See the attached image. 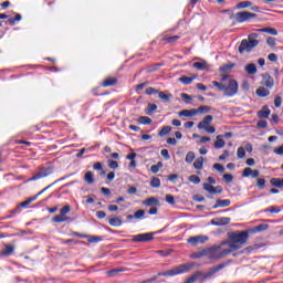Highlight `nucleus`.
I'll return each mask as SVG.
<instances>
[{
    "mask_svg": "<svg viewBox=\"0 0 283 283\" xmlns=\"http://www.w3.org/2000/svg\"><path fill=\"white\" fill-rule=\"evenodd\" d=\"M249 240V232L247 231H234L229 233V240L221 242L222 245L228 247V251L233 253V251H238L242 249L243 244H247Z\"/></svg>",
    "mask_w": 283,
    "mask_h": 283,
    "instance_id": "obj_1",
    "label": "nucleus"
},
{
    "mask_svg": "<svg viewBox=\"0 0 283 283\" xmlns=\"http://www.w3.org/2000/svg\"><path fill=\"white\" fill-rule=\"evenodd\" d=\"M222 243L220 245H213L211 248L206 249V256L209 260H222V258H227L230 255L231 251L228 248H222Z\"/></svg>",
    "mask_w": 283,
    "mask_h": 283,
    "instance_id": "obj_2",
    "label": "nucleus"
},
{
    "mask_svg": "<svg viewBox=\"0 0 283 283\" xmlns=\"http://www.w3.org/2000/svg\"><path fill=\"white\" fill-rule=\"evenodd\" d=\"M258 33H251L248 35V40L244 39L241 41L239 46L240 54H244V52H251L253 48H258L260 45V41H258Z\"/></svg>",
    "mask_w": 283,
    "mask_h": 283,
    "instance_id": "obj_3",
    "label": "nucleus"
},
{
    "mask_svg": "<svg viewBox=\"0 0 283 283\" xmlns=\"http://www.w3.org/2000/svg\"><path fill=\"white\" fill-rule=\"evenodd\" d=\"M238 90H239L238 81L233 78H229L228 85L224 84L223 95L228 97L235 96V94H238Z\"/></svg>",
    "mask_w": 283,
    "mask_h": 283,
    "instance_id": "obj_4",
    "label": "nucleus"
},
{
    "mask_svg": "<svg viewBox=\"0 0 283 283\" xmlns=\"http://www.w3.org/2000/svg\"><path fill=\"white\" fill-rule=\"evenodd\" d=\"M53 172H54V169L52 167H46V168L42 167L29 180L30 181L41 180V178H48V176H52Z\"/></svg>",
    "mask_w": 283,
    "mask_h": 283,
    "instance_id": "obj_5",
    "label": "nucleus"
},
{
    "mask_svg": "<svg viewBox=\"0 0 283 283\" xmlns=\"http://www.w3.org/2000/svg\"><path fill=\"white\" fill-rule=\"evenodd\" d=\"M235 19L238 23H244L247 21H251V19H258V14L249 11H241L235 13Z\"/></svg>",
    "mask_w": 283,
    "mask_h": 283,
    "instance_id": "obj_6",
    "label": "nucleus"
},
{
    "mask_svg": "<svg viewBox=\"0 0 283 283\" xmlns=\"http://www.w3.org/2000/svg\"><path fill=\"white\" fill-rule=\"evenodd\" d=\"M206 242H209L207 235H195L188 239V244H191V247H198V244H205Z\"/></svg>",
    "mask_w": 283,
    "mask_h": 283,
    "instance_id": "obj_7",
    "label": "nucleus"
},
{
    "mask_svg": "<svg viewBox=\"0 0 283 283\" xmlns=\"http://www.w3.org/2000/svg\"><path fill=\"white\" fill-rule=\"evenodd\" d=\"M132 238L133 242H151V240H154V232L140 233Z\"/></svg>",
    "mask_w": 283,
    "mask_h": 283,
    "instance_id": "obj_8",
    "label": "nucleus"
},
{
    "mask_svg": "<svg viewBox=\"0 0 283 283\" xmlns=\"http://www.w3.org/2000/svg\"><path fill=\"white\" fill-rule=\"evenodd\" d=\"M226 266H227V263H220L219 265L210 268L207 271V273H205L206 280H211V277H213L216 273H219V271H222V269H224Z\"/></svg>",
    "mask_w": 283,
    "mask_h": 283,
    "instance_id": "obj_9",
    "label": "nucleus"
},
{
    "mask_svg": "<svg viewBox=\"0 0 283 283\" xmlns=\"http://www.w3.org/2000/svg\"><path fill=\"white\" fill-rule=\"evenodd\" d=\"M231 223V218L229 217H220V218H214L210 221V224L213 227H227V224Z\"/></svg>",
    "mask_w": 283,
    "mask_h": 283,
    "instance_id": "obj_10",
    "label": "nucleus"
},
{
    "mask_svg": "<svg viewBox=\"0 0 283 283\" xmlns=\"http://www.w3.org/2000/svg\"><path fill=\"white\" fill-rule=\"evenodd\" d=\"M202 187L205 191H208V193H210L211 196H216V193H222V186L213 187L206 182L202 185Z\"/></svg>",
    "mask_w": 283,
    "mask_h": 283,
    "instance_id": "obj_11",
    "label": "nucleus"
},
{
    "mask_svg": "<svg viewBox=\"0 0 283 283\" xmlns=\"http://www.w3.org/2000/svg\"><path fill=\"white\" fill-rule=\"evenodd\" d=\"M142 205H144L145 207H160V200L158 199V197H150L144 200Z\"/></svg>",
    "mask_w": 283,
    "mask_h": 283,
    "instance_id": "obj_12",
    "label": "nucleus"
},
{
    "mask_svg": "<svg viewBox=\"0 0 283 283\" xmlns=\"http://www.w3.org/2000/svg\"><path fill=\"white\" fill-rule=\"evenodd\" d=\"M251 176L252 178H258L260 176V170H252L251 167H247L243 169L242 178H249Z\"/></svg>",
    "mask_w": 283,
    "mask_h": 283,
    "instance_id": "obj_13",
    "label": "nucleus"
},
{
    "mask_svg": "<svg viewBox=\"0 0 283 283\" xmlns=\"http://www.w3.org/2000/svg\"><path fill=\"white\" fill-rule=\"evenodd\" d=\"M231 200L230 199H217L216 205L212 206V209H220L224 207H230Z\"/></svg>",
    "mask_w": 283,
    "mask_h": 283,
    "instance_id": "obj_14",
    "label": "nucleus"
},
{
    "mask_svg": "<svg viewBox=\"0 0 283 283\" xmlns=\"http://www.w3.org/2000/svg\"><path fill=\"white\" fill-rule=\"evenodd\" d=\"M213 123V116L207 115L199 124L198 129H205V127H209V125Z\"/></svg>",
    "mask_w": 283,
    "mask_h": 283,
    "instance_id": "obj_15",
    "label": "nucleus"
},
{
    "mask_svg": "<svg viewBox=\"0 0 283 283\" xmlns=\"http://www.w3.org/2000/svg\"><path fill=\"white\" fill-rule=\"evenodd\" d=\"M52 222H72V218L60 212V214H56L55 217L52 218Z\"/></svg>",
    "mask_w": 283,
    "mask_h": 283,
    "instance_id": "obj_16",
    "label": "nucleus"
},
{
    "mask_svg": "<svg viewBox=\"0 0 283 283\" xmlns=\"http://www.w3.org/2000/svg\"><path fill=\"white\" fill-rule=\"evenodd\" d=\"M263 85L271 90V87H273V85H275V80H273L272 76H270L268 73H265L263 75Z\"/></svg>",
    "mask_w": 283,
    "mask_h": 283,
    "instance_id": "obj_17",
    "label": "nucleus"
},
{
    "mask_svg": "<svg viewBox=\"0 0 283 283\" xmlns=\"http://www.w3.org/2000/svg\"><path fill=\"white\" fill-rule=\"evenodd\" d=\"M197 115L196 108L192 109H184L178 113V116H185V118H193Z\"/></svg>",
    "mask_w": 283,
    "mask_h": 283,
    "instance_id": "obj_18",
    "label": "nucleus"
},
{
    "mask_svg": "<svg viewBox=\"0 0 283 283\" xmlns=\"http://www.w3.org/2000/svg\"><path fill=\"white\" fill-rule=\"evenodd\" d=\"M12 253H14V245L7 244L4 249L0 252V255L8 258L12 255Z\"/></svg>",
    "mask_w": 283,
    "mask_h": 283,
    "instance_id": "obj_19",
    "label": "nucleus"
},
{
    "mask_svg": "<svg viewBox=\"0 0 283 283\" xmlns=\"http://www.w3.org/2000/svg\"><path fill=\"white\" fill-rule=\"evenodd\" d=\"M269 116H271L269 106H263L262 109L258 112V118H269Z\"/></svg>",
    "mask_w": 283,
    "mask_h": 283,
    "instance_id": "obj_20",
    "label": "nucleus"
},
{
    "mask_svg": "<svg viewBox=\"0 0 283 283\" xmlns=\"http://www.w3.org/2000/svg\"><path fill=\"white\" fill-rule=\"evenodd\" d=\"M118 83V80L116 77H108L104 80L103 87H114Z\"/></svg>",
    "mask_w": 283,
    "mask_h": 283,
    "instance_id": "obj_21",
    "label": "nucleus"
},
{
    "mask_svg": "<svg viewBox=\"0 0 283 283\" xmlns=\"http://www.w3.org/2000/svg\"><path fill=\"white\" fill-rule=\"evenodd\" d=\"M178 40H180V35H165L161 41H166V43H169L170 45H174Z\"/></svg>",
    "mask_w": 283,
    "mask_h": 283,
    "instance_id": "obj_22",
    "label": "nucleus"
},
{
    "mask_svg": "<svg viewBox=\"0 0 283 283\" xmlns=\"http://www.w3.org/2000/svg\"><path fill=\"white\" fill-rule=\"evenodd\" d=\"M271 94V91L265 88L264 86H261L256 90V95H259L261 98H264Z\"/></svg>",
    "mask_w": 283,
    "mask_h": 283,
    "instance_id": "obj_23",
    "label": "nucleus"
},
{
    "mask_svg": "<svg viewBox=\"0 0 283 283\" xmlns=\"http://www.w3.org/2000/svg\"><path fill=\"white\" fill-rule=\"evenodd\" d=\"M156 109H158V105L148 103L147 107L145 108V114H147V116H151Z\"/></svg>",
    "mask_w": 283,
    "mask_h": 283,
    "instance_id": "obj_24",
    "label": "nucleus"
},
{
    "mask_svg": "<svg viewBox=\"0 0 283 283\" xmlns=\"http://www.w3.org/2000/svg\"><path fill=\"white\" fill-rule=\"evenodd\" d=\"M226 143L224 139H222V135L217 136V140L214 142V148L216 149H222L224 147Z\"/></svg>",
    "mask_w": 283,
    "mask_h": 283,
    "instance_id": "obj_25",
    "label": "nucleus"
},
{
    "mask_svg": "<svg viewBox=\"0 0 283 283\" xmlns=\"http://www.w3.org/2000/svg\"><path fill=\"white\" fill-rule=\"evenodd\" d=\"M84 180L85 182H87L88 185H94V172L92 171H86L84 175Z\"/></svg>",
    "mask_w": 283,
    "mask_h": 283,
    "instance_id": "obj_26",
    "label": "nucleus"
},
{
    "mask_svg": "<svg viewBox=\"0 0 283 283\" xmlns=\"http://www.w3.org/2000/svg\"><path fill=\"white\" fill-rule=\"evenodd\" d=\"M108 223L111 224V227H122L123 226V220H120V218L115 217L108 220Z\"/></svg>",
    "mask_w": 283,
    "mask_h": 283,
    "instance_id": "obj_27",
    "label": "nucleus"
},
{
    "mask_svg": "<svg viewBox=\"0 0 283 283\" xmlns=\"http://www.w3.org/2000/svg\"><path fill=\"white\" fill-rule=\"evenodd\" d=\"M271 185H273V187H277L279 189H283V178H272L270 180Z\"/></svg>",
    "mask_w": 283,
    "mask_h": 283,
    "instance_id": "obj_28",
    "label": "nucleus"
},
{
    "mask_svg": "<svg viewBox=\"0 0 283 283\" xmlns=\"http://www.w3.org/2000/svg\"><path fill=\"white\" fill-rule=\"evenodd\" d=\"M245 72H247L248 74H251V75L258 74V67H256L255 64H253V63L248 64V65L245 66Z\"/></svg>",
    "mask_w": 283,
    "mask_h": 283,
    "instance_id": "obj_29",
    "label": "nucleus"
},
{
    "mask_svg": "<svg viewBox=\"0 0 283 283\" xmlns=\"http://www.w3.org/2000/svg\"><path fill=\"white\" fill-rule=\"evenodd\" d=\"M269 229V224L261 223L252 229V233H260V231H266Z\"/></svg>",
    "mask_w": 283,
    "mask_h": 283,
    "instance_id": "obj_30",
    "label": "nucleus"
},
{
    "mask_svg": "<svg viewBox=\"0 0 283 283\" xmlns=\"http://www.w3.org/2000/svg\"><path fill=\"white\" fill-rule=\"evenodd\" d=\"M196 76L193 77H189V76H181L179 78L180 83H182L184 85H191V83H193Z\"/></svg>",
    "mask_w": 283,
    "mask_h": 283,
    "instance_id": "obj_31",
    "label": "nucleus"
},
{
    "mask_svg": "<svg viewBox=\"0 0 283 283\" xmlns=\"http://www.w3.org/2000/svg\"><path fill=\"white\" fill-rule=\"evenodd\" d=\"M203 165H205V158L203 157L197 158L193 163L195 169H202Z\"/></svg>",
    "mask_w": 283,
    "mask_h": 283,
    "instance_id": "obj_32",
    "label": "nucleus"
},
{
    "mask_svg": "<svg viewBox=\"0 0 283 283\" xmlns=\"http://www.w3.org/2000/svg\"><path fill=\"white\" fill-rule=\"evenodd\" d=\"M259 32H266L268 34H272V36H277V30L274 28L259 29Z\"/></svg>",
    "mask_w": 283,
    "mask_h": 283,
    "instance_id": "obj_33",
    "label": "nucleus"
},
{
    "mask_svg": "<svg viewBox=\"0 0 283 283\" xmlns=\"http://www.w3.org/2000/svg\"><path fill=\"white\" fill-rule=\"evenodd\" d=\"M253 6V2L251 1H242L237 4V8L239 10H244L245 8H251Z\"/></svg>",
    "mask_w": 283,
    "mask_h": 283,
    "instance_id": "obj_34",
    "label": "nucleus"
},
{
    "mask_svg": "<svg viewBox=\"0 0 283 283\" xmlns=\"http://www.w3.org/2000/svg\"><path fill=\"white\" fill-rule=\"evenodd\" d=\"M205 256H207V250L206 249H203L199 252H196L191 255L192 260H200V258H205Z\"/></svg>",
    "mask_w": 283,
    "mask_h": 283,
    "instance_id": "obj_35",
    "label": "nucleus"
},
{
    "mask_svg": "<svg viewBox=\"0 0 283 283\" xmlns=\"http://www.w3.org/2000/svg\"><path fill=\"white\" fill-rule=\"evenodd\" d=\"M138 123H140V125H151L153 120L148 116H140Z\"/></svg>",
    "mask_w": 283,
    "mask_h": 283,
    "instance_id": "obj_36",
    "label": "nucleus"
},
{
    "mask_svg": "<svg viewBox=\"0 0 283 283\" xmlns=\"http://www.w3.org/2000/svg\"><path fill=\"white\" fill-rule=\"evenodd\" d=\"M192 67H195L196 70H207V63L205 61L201 62H195L192 64Z\"/></svg>",
    "mask_w": 283,
    "mask_h": 283,
    "instance_id": "obj_37",
    "label": "nucleus"
},
{
    "mask_svg": "<svg viewBox=\"0 0 283 283\" xmlns=\"http://www.w3.org/2000/svg\"><path fill=\"white\" fill-rule=\"evenodd\" d=\"M158 96L161 101H169L170 98H172L171 93H165L163 91L158 92Z\"/></svg>",
    "mask_w": 283,
    "mask_h": 283,
    "instance_id": "obj_38",
    "label": "nucleus"
},
{
    "mask_svg": "<svg viewBox=\"0 0 283 283\" xmlns=\"http://www.w3.org/2000/svg\"><path fill=\"white\" fill-rule=\"evenodd\" d=\"M22 17L20 13H15L14 18H9L8 23L9 25H15L17 21H21Z\"/></svg>",
    "mask_w": 283,
    "mask_h": 283,
    "instance_id": "obj_39",
    "label": "nucleus"
},
{
    "mask_svg": "<svg viewBox=\"0 0 283 283\" xmlns=\"http://www.w3.org/2000/svg\"><path fill=\"white\" fill-rule=\"evenodd\" d=\"M150 187H153L154 189L160 188V179L157 177H153L150 180Z\"/></svg>",
    "mask_w": 283,
    "mask_h": 283,
    "instance_id": "obj_40",
    "label": "nucleus"
},
{
    "mask_svg": "<svg viewBox=\"0 0 283 283\" xmlns=\"http://www.w3.org/2000/svg\"><path fill=\"white\" fill-rule=\"evenodd\" d=\"M168 134H171V126H164L161 130L159 132L158 136H167Z\"/></svg>",
    "mask_w": 283,
    "mask_h": 283,
    "instance_id": "obj_41",
    "label": "nucleus"
},
{
    "mask_svg": "<svg viewBox=\"0 0 283 283\" xmlns=\"http://www.w3.org/2000/svg\"><path fill=\"white\" fill-rule=\"evenodd\" d=\"M197 114H207L208 112H211V106H200L196 108Z\"/></svg>",
    "mask_w": 283,
    "mask_h": 283,
    "instance_id": "obj_42",
    "label": "nucleus"
},
{
    "mask_svg": "<svg viewBox=\"0 0 283 283\" xmlns=\"http://www.w3.org/2000/svg\"><path fill=\"white\" fill-rule=\"evenodd\" d=\"M196 159V154L193 151H188L186 155V163L191 164Z\"/></svg>",
    "mask_w": 283,
    "mask_h": 283,
    "instance_id": "obj_43",
    "label": "nucleus"
},
{
    "mask_svg": "<svg viewBox=\"0 0 283 283\" xmlns=\"http://www.w3.org/2000/svg\"><path fill=\"white\" fill-rule=\"evenodd\" d=\"M123 269H113L106 272L108 277H114V275H117V273H123Z\"/></svg>",
    "mask_w": 283,
    "mask_h": 283,
    "instance_id": "obj_44",
    "label": "nucleus"
},
{
    "mask_svg": "<svg viewBox=\"0 0 283 283\" xmlns=\"http://www.w3.org/2000/svg\"><path fill=\"white\" fill-rule=\"evenodd\" d=\"M161 167H163V163L159 161V163H157V165H153L150 167V171L153 174H158V171H160Z\"/></svg>",
    "mask_w": 283,
    "mask_h": 283,
    "instance_id": "obj_45",
    "label": "nucleus"
},
{
    "mask_svg": "<svg viewBox=\"0 0 283 283\" xmlns=\"http://www.w3.org/2000/svg\"><path fill=\"white\" fill-rule=\"evenodd\" d=\"M189 182H192L193 185H200V177L197 175H191L188 178Z\"/></svg>",
    "mask_w": 283,
    "mask_h": 283,
    "instance_id": "obj_46",
    "label": "nucleus"
},
{
    "mask_svg": "<svg viewBox=\"0 0 283 283\" xmlns=\"http://www.w3.org/2000/svg\"><path fill=\"white\" fill-rule=\"evenodd\" d=\"M237 156L239 159L244 158V156H247V151L244 150V147H239L237 150Z\"/></svg>",
    "mask_w": 283,
    "mask_h": 283,
    "instance_id": "obj_47",
    "label": "nucleus"
},
{
    "mask_svg": "<svg viewBox=\"0 0 283 283\" xmlns=\"http://www.w3.org/2000/svg\"><path fill=\"white\" fill-rule=\"evenodd\" d=\"M256 127L260 129H266V127H269V123L264 119H261L256 123Z\"/></svg>",
    "mask_w": 283,
    "mask_h": 283,
    "instance_id": "obj_48",
    "label": "nucleus"
},
{
    "mask_svg": "<svg viewBox=\"0 0 283 283\" xmlns=\"http://www.w3.org/2000/svg\"><path fill=\"white\" fill-rule=\"evenodd\" d=\"M281 211H282V210H281L280 208L275 207V206H272V207L265 209V213H266V212H270V213H280Z\"/></svg>",
    "mask_w": 283,
    "mask_h": 283,
    "instance_id": "obj_49",
    "label": "nucleus"
},
{
    "mask_svg": "<svg viewBox=\"0 0 283 283\" xmlns=\"http://www.w3.org/2000/svg\"><path fill=\"white\" fill-rule=\"evenodd\" d=\"M212 85L214 87H217L219 90V92H223L224 91V84L223 83H220L218 81H212Z\"/></svg>",
    "mask_w": 283,
    "mask_h": 283,
    "instance_id": "obj_50",
    "label": "nucleus"
},
{
    "mask_svg": "<svg viewBox=\"0 0 283 283\" xmlns=\"http://www.w3.org/2000/svg\"><path fill=\"white\" fill-rule=\"evenodd\" d=\"M265 186H266V180H264V178H259L256 181V187H259V189H264Z\"/></svg>",
    "mask_w": 283,
    "mask_h": 283,
    "instance_id": "obj_51",
    "label": "nucleus"
},
{
    "mask_svg": "<svg viewBox=\"0 0 283 283\" xmlns=\"http://www.w3.org/2000/svg\"><path fill=\"white\" fill-rule=\"evenodd\" d=\"M145 217V210H137L135 213H134V218L136 220H140V218H144Z\"/></svg>",
    "mask_w": 283,
    "mask_h": 283,
    "instance_id": "obj_52",
    "label": "nucleus"
},
{
    "mask_svg": "<svg viewBox=\"0 0 283 283\" xmlns=\"http://www.w3.org/2000/svg\"><path fill=\"white\" fill-rule=\"evenodd\" d=\"M71 210L72 208L70 207V205H66L60 210V213H62V216H67V213H70Z\"/></svg>",
    "mask_w": 283,
    "mask_h": 283,
    "instance_id": "obj_53",
    "label": "nucleus"
},
{
    "mask_svg": "<svg viewBox=\"0 0 283 283\" xmlns=\"http://www.w3.org/2000/svg\"><path fill=\"white\" fill-rule=\"evenodd\" d=\"M166 202H168V205H176V198H174V195H166Z\"/></svg>",
    "mask_w": 283,
    "mask_h": 283,
    "instance_id": "obj_54",
    "label": "nucleus"
},
{
    "mask_svg": "<svg viewBox=\"0 0 283 283\" xmlns=\"http://www.w3.org/2000/svg\"><path fill=\"white\" fill-rule=\"evenodd\" d=\"M212 167L213 169L219 171V174H224V166H222L221 164H214Z\"/></svg>",
    "mask_w": 283,
    "mask_h": 283,
    "instance_id": "obj_55",
    "label": "nucleus"
},
{
    "mask_svg": "<svg viewBox=\"0 0 283 283\" xmlns=\"http://www.w3.org/2000/svg\"><path fill=\"white\" fill-rule=\"evenodd\" d=\"M108 167L111 169H118V161L108 159Z\"/></svg>",
    "mask_w": 283,
    "mask_h": 283,
    "instance_id": "obj_56",
    "label": "nucleus"
},
{
    "mask_svg": "<svg viewBox=\"0 0 283 283\" xmlns=\"http://www.w3.org/2000/svg\"><path fill=\"white\" fill-rule=\"evenodd\" d=\"M223 180H224V182H233V175H231V174H226V175H223Z\"/></svg>",
    "mask_w": 283,
    "mask_h": 283,
    "instance_id": "obj_57",
    "label": "nucleus"
},
{
    "mask_svg": "<svg viewBox=\"0 0 283 283\" xmlns=\"http://www.w3.org/2000/svg\"><path fill=\"white\" fill-rule=\"evenodd\" d=\"M158 90H156V88H154V87H148V88H146V94L148 95V96H151V94H158Z\"/></svg>",
    "mask_w": 283,
    "mask_h": 283,
    "instance_id": "obj_58",
    "label": "nucleus"
},
{
    "mask_svg": "<svg viewBox=\"0 0 283 283\" xmlns=\"http://www.w3.org/2000/svg\"><path fill=\"white\" fill-rule=\"evenodd\" d=\"M202 129H205V132H207V134H216V127H213V126H206Z\"/></svg>",
    "mask_w": 283,
    "mask_h": 283,
    "instance_id": "obj_59",
    "label": "nucleus"
},
{
    "mask_svg": "<svg viewBox=\"0 0 283 283\" xmlns=\"http://www.w3.org/2000/svg\"><path fill=\"white\" fill-rule=\"evenodd\" d=\"M274 106L275 107H282V97L281 96H276L274 98Z\"/></svg>",
    "mask_w": 283,
    "mask_h": 283,
    "instance_id": "obj_60",
    "label": "nucleus"
},
{
    "mask_svg": "<svg viewBox=\"0 0 283 283\" xmlns=\"http://www.w3.org/2000/svg\"><path fill=\"white\" fill-rule=\"evenodd\" d=\"M181 98L185 103H189L191 101V96L187 93H181Z\"/></svg>",
    "mask_w": 283,
    "mask_h": 283,
    "instance_id": "obj_61",
    "label": "nucleus"
},
{
    "mask_svg": "<svg viewBox=\"0 0 283 283\" xmlns=\"http://www.w3.org/2000/svg\"><path fill=\"white\" fill-rule=\"evenodd\" d=\"M101 240H103V237L93 235L88 239V242H101Z\"/></svg>",
    "mask_w": 283,
    "mask_h": 283,
    "instance_id": "obj_62",
    "label": "nucleus"
},
{
    "mask_svg": "<svg viewBox=\"0 0 283 283\" xmlns=\"http://www.w3.org/2000/svg\"><path fill=\"white\" fill-rule=\"evenodd\" d=\"M268 59H269V61H272L273 63H275V62L277 61V54H275V53H270V54L268 55Z\"/></svg>",
    "mask_w": 283,
    "mask_h": 283,
    "instance_id": "obj_63",
    "label": "nucleus"
},
{
    "mask_svg": "<svg viewBox=\"0 0 283 283\" xmlns=\"http://www.w3.org/2000/svg\"><path fill=\"white\" fill-rule=\"evenodd\" d=\"M266 43L268 45H271V48H273L275 45V38H268Z\"/></svg>",
    "mask_w": 283,
    "mask_h": 283,
    "instance_id": "obj_64",
    "label": "nucleus"
}]
</instances>
